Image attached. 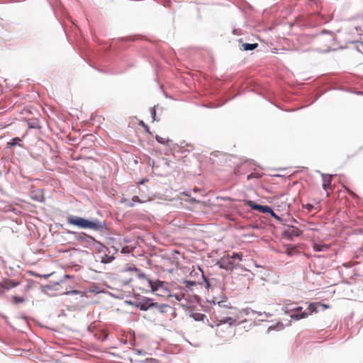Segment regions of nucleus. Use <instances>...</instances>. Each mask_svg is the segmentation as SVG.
<instances>
[{
    "instance_id": "dca6fc26",
    "label": "nucleus",
    "mask_w": 363,
    "mask_h": 363,
    "mask_svg": "<svg viewBox=\"0 0 363 363\" xmlns=\"http://www.w3.org/2000/svg\"><path fill=\"white\" fill-rule=\"evenodd\" d=\"M21 141L20 138H13L8 143L10 146H15L16 145H19V143Z\"/></svg>"
},
{
    "instance_id": "f257e3e1",
    "label": "nucleus",
    "mask_w": 363,
    "mask_h": 363,
    "mask_svg": "<svg viewBox=\"0 0 363 363\" xmlns=\"http://www.w3.org/2000/svg\"><path fill=\"white\" fill-rule=\"evenodd\" d=\"M67 223L77 226L80 228H88L92 230H100L104 225L98 221H91L74 216H69L67 218Z\"/></svg>"
},
{
    "instance_id": "b1692460",
    "label": "nucleus",
    "mask_w": 363,
    "mask_h": 363,
    "mask_svg": "<svg viewBox=\"0 0 363 363\" xmlns=\"http://www.w3.org/2000/svg\"><path fill=\"white\" fill-rule=\"evenodd\" d=\"M309 309L311 311L310 313H312L313 312H316V306L315 303H311L309 305Z\"/></svg>"
},
{
    "instance_id": "ddd939ff",
    "label": "nucleus",
    "mask_w": 363,
    "mask_h": 363,
    "mask_svg": "<svg viewBox=\"0 0 363 363\" xmlns=\"http://www.w3.org/2000/svg\"><path fill=\"white\" fill-rule=\"evenodd\" d=\"M11 299H12V303L13 304H19V303H22L25 301V298L23 297H20L18 296H13L11 297Z\"/></svg>"
},
{
    "instance_id": "7ed1b4c3",
    "label": "nucleus",
    "mask_w": 363,
    "mask_h": 363,
    "mask_svg": "<svg viewBox=\"0 0 363 363\" xmlns=\"http://www.w3.org/2000/svg\"><path fill=\"white\" fill-rule=\"evenodd\" d=\"M152 291L157 292V294L160 296H170L169 284L167 282L162 281L158 279L155 280Z\"/></svg>"
},
{
    "instance_id": "aec40b11",
    "label": "nucleus",
    "mask_w": 363,
    "mask_h": 363,
    "mask_svg": "<svg viewBox=\"0 0 363 363\" xmlns=\"http://www.w3.org/2000/svg\"><path fill=\"white\" fill-rule=\"evenodd\" d=\"M238 259V260H241L240 256L237 253H233V256L230 259H227L228 263L230 264V259Z\"/></svg>"
},
{
    "instance_id": "f8f14e48",
    "label": "nucleus",
    "mask_w": 363,
    "mask_h": 363,
    "mask_svg": "<svg viewBox=\"0 0 363 363\" xmlns=\"http://www.w3.org/2000/svg\"><path fill=\"white\" fill-rule=\"evenodd\" d=\"M329 249V246L327 245H318L314 244L313 250L316 252L324 251Z\"/></svg>"
},
{
    "instance_id": "20e7f679",
    "label": "nucleus",
    "mask_w": 363,
    "mask_h": 363,
    "mask_svg": "<svg viewBox=\"0 0 363 363\" xmlns=\"http://www.w3.org/2000/svg\"><path fill=\"white\" fill-rule=\"evenodd\" d=\"M171 263L172 265H175V267H172V268L169 269H168L169 272H173L174 271H177V270H182L184 272H185L187 267L184 266V264H187L189 262L185 259L184 257H182V260H179V259L176 260V259H173L171 261Z\"/></svg>"
},
{
    "instance_id": "6e6552de",
    "label": "nucleus",
    "mask_w": 363,
    "mask_h": 363,
    "mask_svg": "<svg viewBox=\"0 0 363 363\" xmlns=\"http://www.w3.org/2000/svg\"><path fill=\"white\" fill-rule=\"evenodd\" d=\"M302 231L296 228H291L285 231L286 235H289V236H299L301 234Z\"/></svg>"
},
{
    "instance_id": "412c9836",
    "label": "nucleus",
    "mask_w": 363,
    "mask_h": 363,
    "mask_svg": "<svg viewBox=\"0 0 363 363\" xmlns=\"http://www.w3.org/2000/svg\"><path fill=\"white\" fill-rule=\"evenodd\" d=\"M139 124L143 127L144 128L145 130L148 133H150V128L148 127L147 125H146L143 121H141Z\"/></svg>"
},
{
    "instance_id": "423d86ee",
    "label": "nucleus",
    "mask_w": 363,
    "mask_h": 363,
    "mask_svg": "<svg viewBox=\"0 0 363 363\" xmlns=\"http://www.w3.org/2000/svg\"><path fill=\"white\" fill-rule=\"evenodd\" d=\"M18 285V282H16L11 280H4L2 283H0V294L4 292L5 289H9L10 288L15 287Z\"/></svg>"
},
{
    "instance_id": "4468645a",
    "label": "nucleus",
    "mask_w": 363,
    "mask_h": 363,
    "mask_svg": "<svg viewBox=\"0 0 363 363\" xmlns=\"http://www.w3.org/2000/svg\"><path fill=\"white\" fill-rule=\"evenodd\" d=\"M330 183H331V177H324L323 183V188L325 190H327L330 187Z\"/></svg>"
},
{
    "instance_id": "9b49d317",
    "label": "nucleus",
    "mask_w": 363,
    "mask_h": 363,
    "mask_svg": "<svg viewBox=\"0 0 363 363\" xmlns=\"http://www.w3.org/2000/svg\"><path fill=\"white\" fill-rule=\"evenodd\" d=\"M155 138L156 140L161 144L169 145V143H172V140H170L168 138H164L159 135H156Z\"/></svg>"
},
{
    "instance_id": "72a5a7b5",
    "label": "nucleus",
    "mask_w": 363,
    "mask_h": 363,
    "mask_svg": "<svg viewBox=\"0 0 363 363\" xmlns=\"http://www.w3.org/2000/svg\"><path fill=\"white\" fill-rule=\"evenodd\" d=\"M73 293L74 294H78V291H73Z\"/></svg>"
},
{
    "instance_id": "473e14b6",
    "label": "nucleus",
    "mask_w": 363,
    "mask_h": 363,
    "mask_svg": "<svg viewBox=\"0 0 363 363\" xmlns=\"http://www.w3.org/2000/svg\"><path fill=\"white\" fill-rule=\"evenodd\" d=\"M233 267H226V269H228H228L233 270Z\"/></svg>"
},
{
    "instance_id": "6ab92c4d",
    "label": "nucleus",
    "mask_w": 363,
    "mask_h": 363,
    "mask_svg": "<svg viewBox=\"0 0 363 363\" xmlns=\"http://www.w3.org/2000/svg\"><path fill=\"white\" fill-rule=\"evenodd\" d=\"M221 323H228L229 325H232L233 323L235 322V320L233 318L228 317L225 319H223L220 321Z\"/></svg>"
},
{
    "instance_id": "1a4fd4ad",
    "label": "nucleus",
    "mask_w": 363,
    "mask_h": 363,
    "mask_svg": "<svg viewBox=\"0 0 363 363\" xmlns=\"http://www.w3.org/2000/svg\"><path fill=\"white\" fill-rule=\"evenodd\" d=\"M167 307L165 304H160L157 302H153L152 303V309H155L156 311L164 313L165 311V308Z\"/></svg>"
},
{
    "instance_id": "393cba45",
    "label": "nucleus",
    "mask_w": 363,
    "mask_h": 363,
    "mask_svg": "<svg viewBox=\"0 0 363 363\" xmlns=\"http://www.w3.org/2000/svg\"><path fill=\"white\" fill-rule=\"evenodd\" d=\"M35 275H39L40 278L48 279L52 274H44L43 275H40L39 274H34Z\"/></svg>"
},
{
    "instance_id": "bb28decb",
    "label": "nucleus",
    "mask_w": 363,
    "mask_h": 363,
    "mask_svg": "<svg viewBox=\"0 0 363 363\" xmlns=\"http://www.w3.org/2000/svg\"><path fill=\"white\" fill-rule=\"evenodd\" d=\"M201 276H202V278L203 279V280H204V281H206V287L207 289H208V288L210 287V284H209V282L206 279V277H205V276H204V273H202V274H201Z\"/></svg>"
},
{
    "instance_id": "2eb2a0df",
    "label": "nucleus",
    "mask_w": 363,
    "mask_h": 363,
    "mask_svg": "<svg viewBox=\"0 0 363 363\" xmlns=\"http://www.w3.org/2000/svg\"><path fill=\"white\" fill-rule=\"evenodd\" d=\"M308 315V313L306 312H303L301 313H294L291 315V317L296 320H299L301 318H304Z\"/></svg>"
},
{
    "instance_id": "4be33fe9",
    "label": "nucleus",
    "mask_w": 363,
    "mask_h": 363,
    "mask_svg": "<svg viewBox=\"0 0 363 363\" xmlns=\"http://www.w3.org/2000/svg\"><path fill=\"white\" fill-rule=\"evenodd\" d=\"M194 317L195 320H201L203 319L205 315L203 314H201V313H196L194 315Z\"/></svg>"
},
{
    "instance_id": "0eeeda50",
    "label": "nucleus",
    "mask_w": 363,
    "mask_h": 363,
    "mask_svg": "<svg viewBox=\"0 0 363 363\" xmlns=\"http://www.w3.org/2000/svg\"><path fill=\"white\" fill-rule=\"evenodd\" d=\"M152 299L146 298V299L140 301L138 303V307L141 311H147L149 309H152Z\"/></svg>"
},
{
    "instance_id": "7c9ffc66",
    "label": "nucleus",
    "mask_w": 363,
    "mask_h": 363,
    "mask_svg": "<svg viewBox=\"0 0 363 363\" xmlns=\"http://www.w3.org/2000/svg\"><path fill=\"white\" fill-rule=\"evenodd\" d=\"M253 177V174H250L247 176V179H250V178Z\"/></svg>"
},
{
    "instance_id": "a211bd4d",
    "label": "nucleus",
    "mask_w": 363,
    "mask_h": 363,
    "mask_svg": "<svg viewBox=\"0 0 363 363\" xmlns=\"http://www.w3.org/2000/svg\"><path fill=\"white\" fill-rule=\"evenodd\" d=\"M135 202H138V203H142L141 200L139 199L138 196H134L133 198H132V202L128 203V206L129 207H133L134 206V203Z\"/></svg>"
},
{
    "instance_id": "cd10ccee",
    "label": "nucleus",
    "mask_w": 363,
    "mask_h": 363,
    "mask_svg": "<svg viewBox=\"0 0 363 363\" xmlns=\"http://www.w3.org/2000/svg\"><path fill=\"white\" fill-rule=\"evenodd\" d=\"M294 250V247H291V249H289V247L287 248V254L291 255H292V252Z\"/></svg>"
},
{
    "instance_id": "5701e85b",
    "label": "nucleus",
    "mask_w": 363,
    "mask_h": 363,
    "mask_svg": "<svg viewBox=\"0 0 363 363\" xmlns=\"http://www.w3.org/2000/svg\"><path fill=\"white\" fill-rule=\"evenodd\" d=\"M303 208H305L308 211L311 212L313 209L314 206L311 203H307L303 205Z\"/></svg>"
},
{
    "instance_id": "a878e982",
    "label": "nucleus",
    "mask_w": 363,
    "mask_h": 363,
    "mask_svg": "<svg viewBox=\"0 0 363 363\" xmlns=\"http://www.w3.org/2000/svg\"><path fill=\"white\" fill-rule=\"evenodd\" d=\"M269 214L274 217V218L277 219V220H280V218L273 211V210L272 209V211H270Z\"/></svg>"
},
{
    "instance_id": "2f4dec72",
    "label": "nucleus",
    "mask_w": 363,
    "mask_h": 363,
    "mask_svg": "<svg viewBox=\"0 0 363 363\" xmlns=\"http://www.w3.org/2000/svg\"><path fill=\"white\" fill-rule=\"evenodd\" d=\"M65 279L71 278V276H69V274H67L65 276Z\"/></svg>"
},
{
    "instance_id": "f03ea898",
    "label": "nucleus",
    "mask_w": 363,
    "mask_h": 363,
    "mask_svg": "<svg viewBox=\"0 0 363 363\" xmlns=\"http://www.w3.org/2000/svg\"><path fill=\"white\" fill-rule=\"evenodd\" d=\"M155 280L148 278L145 274H138L136 280V287L145 291H152Z\"/></svg>"
},
{
    "instance_id": "c756f323",
    "label": "nucleus",
    "mask_w": 363,
    "mask_h": 363,
    "mask_svg": "<svg viewBox=\"0 0 363 363\" xmlns=\"http://www.w3.org/2000/svg\"><path fill=\"white\" fill-rule=\"evenodd\" d=\"M147 362H157V360H156V359H152V358H151V359H147Z\"/></svg>"
},
{
    "instance_id": "c85d7f7f",
    "label": "nucleus",
    "mask_w": 363,
    "mask_h": 363,
    "mask_svg": "<svg viewBox=\"0 0 363 363\" xmlns=\"http://www.w3.org/2000/svg\"><path fill=\"white\" fill-rule=\"evenodd\" d=\"M186 284H187V286L188 285H190V286H194L196 284V282L195 281H186Z\"/></svg>"
},
{
    "instance_id": "39448f33",
    "label": "nucleus",
    "mask_w": 363,
    "mask_h": 363,
    "mask_svg": "<svg viewBox=\"0 0 363 363\" xmlns=\"http://www.w3.org/2000/svg\"><path fill=\"white\" fill-rule=\"evenodd\" d=\"M247 205L253 210H256L263 213H269L272 211V208L269 206H262L257 204L252 201H248Z\"/></svg>"
},
{
    "instance_id": "f3484780",
    "label": "nucleus",
    "mask_w": 363,
    "mask_h": 363,
    "mask_svg": "<svg viewBox=\"0 0 363 363\" xmlns=\"http://www.w3.org/2000/svg\"><path fill=\"white\" fill-rule=\"evenodd\" d=\"M28 126L30 128H40L41 126L38 121H32L28 123Z\"/></svg>"
},
{
    "instance_id": "9d476101",
    "label": "nucleus",
    "mask_w": 363,
    "mask_h": 363,
    "mask_svg": "<svg viewBox=\"0 0 363 363\" xmlns=\"http://www.w3.org/2000/svg\"><path fill=\"white\" fill-rule=\"evenodd\" d=\"M258 46V44L257 43H242V49L243 50H252L255 48H257Z\"/></svg>"
}]
</instances>
